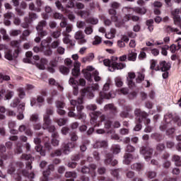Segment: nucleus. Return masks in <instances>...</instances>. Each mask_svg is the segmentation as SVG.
Returning <instances> with one entry per match:
<instances>
[{"label":"nucleus","mask_w":181,"mask_h":181,"mask_svg":"<svg viewBox=\"0 0 181 181\" xmlns=\"http://www.w3.org/2000/svg\"><path fill=\"white\" fill-rule=\"evenodd\" d=\"M52 114H53V110L51 109L47 110L45 114L44 115V123L42 124V128L44 129H47L49 132H52V144L54 145V146H57L59 141L56 138H59V134L55 132L56 127H54V126H50V124H52V120H50V115H52Z\"/></svg>","instance_id":"obj_1"},{"label":"nucleus","mask_w":181,"mask_h":181,"mask_svg":"<svg viewBox=\"0 0 181 181\" xmlns=\"http://www.w3.org/2000/svg\"><path fill=\"white\" fill-rule=\"evenodd\" d=\"M70 103L72 107H71V108L69 109V112L68 113L69 117H72L73 118L76 117L74 112H73L74 111L76 106V110L78 111L77 116L78 117L79 119H83L84 118H86V114L81 112L82 110H84V107L81 105L83 104V98H79L78 99V101L71 100H70Z\"/></svg>","instance_id":"obj_2"},{"label":"nucleus","mask_w":181,"mask_h":181,"mask_svg":"<svg viewBox=\"0 0 181 181\" xmlns=\"http://www.w3.org/2000/svg\"><path fill=\"white\" fill-rule=\"evenodd\" d=\"M169 116H165V122L160 126V129L161 131L166 130L167 134L170 135L175 132V128L172 127V124H175L177 122L179 127H181V119H179L178 117H176L174 119L171 120L170 122L168 121V118Z\"/></svg>","instance_id":"obj_3"},{"label":"nucleus","mask_w":181,"mask_h":181,"mask_svg":"<svg viewBox=\"0 0 181 181\" xmlns=\"http://www.w3.org/2000/svg\"><path fill=\"white\" fill-rule=\"evenodd\" d=\"M110 84H111V80L108 79L107 83L103 86V91L100 93V98L97 99L98 104H103V100H110V98H114L115 94H112V92L109 93L108 94L105 91L110 90Z\"/></svg>","instance_id":"obj_4"},{"label":"nucleus","mask_w":181,"mask_h":181,"mask_svg":"<svg viewBox=\"0 0 181 181\" xmlns=\"http://www.w3.org/2000/svg\"><path fill=\"white\" fill-rule=\"evenodd\" d=\"M52 42V37L48 38L47 40H44L41 42V48L39 47H34L33 52L35 53H39V52H43L45 56H50L52 54V49L49 47V43Z\"/></svg>","instance_id":"obj_5"},{"label":"nucleus","mask_w":181,"mask_h":181,"mask_svg":"<svg viewBox=\"0 0 181 181\" xmlns=\"http://www.w3.org/2000/svg\"><path fill=\"white\" fill-rule=\"evenodd\" d=\"M103 64L108 67L109 71H114L115 70H122L127 67V64L125 63H118V62H111L110 59L103 60Z\"/></svg>","instance_id":"obj_6"},{"label":"nucleus","mask_w":181,"mask_h":181,"mask_svg":"<svg viewBox=\"0 0 181 181\" xmlns=\"http://www.w3.org/2000/svg\"><path fill=\"white\" fill-rule=\"evenodd\" d=\"M135 151V148L131 145H128L126 148V153L124 156L123 163L125 165H129L132 162L134 157L132 156L131 153Z\"/></svg>","instance_id":"obj_7"},{"label":"nucleus","mask_w":181,"mask_h":181,"mask_svg":"<svg viewBox=\"0 0 181 181\" xmlns=\"http://www.w3.org/2000/svg\"><path fill=\"white\" fill-rule=\"evenodd\" d=\"M123 12H124V13H132V12H136V13H139V15H145V13H146V8H145V7H136L135 8L131 7H124Z\"/></svg>","instance_id":"obj_8"},{"label":"nucleus","mask_w":181,"mask_h":181,"mask_svg":"<svg viewBox=\"0 0 181 181\" xmlns=\"http://www.w3.org/2000/svg\"><path fill=\"white\" fill-rule=\"evenodd\" d=\"M119 6V4L117 2H113L111 4L112 8L109 10V13L111 15V19L113 22H118V17L117 16V11H115V9H118Z\"/></svg>","instance_id":"obj_9"},{"label":"nucleus","mask_w":181,"mask_h":181,"mask_svg":"<svg viewBox=\"0 0 181 181\" xmlns=\"http://www.w3.org/2000/svg\"><path fill=\"white\" fill-rule=\"evenodd\" d=\"M74 39L77 41L78 45H86L87 43V39L83 31H76L74 34Z\"/></svg>","instance_id":"obj_10"},{"label":"nucleus","mask_w":181,"mask_h":181,"mask_svg":"<svg viewBox=\"0 0 181 181\" xmlns=\"http://www.w3.org/2000/svg\"><path fill=\"white\" fill-rule=\"evenodd\" d=\"M90 71H94V67H93V66H88L86 69L82 70L83 77L88 83H93V75H91Z\"/></svg>","instance_id":"obj_11"},{"label":"nucleus","mask_w":181,"mask_h":181,"mask_svg":"<svg viewBox=\"0 0 181 181\" xmlns=\"http://www.w3.org/2000/svg\"><path fill=\"white\" fill-rule=\"evenodd\" d=\"M46 95H47L46 91H42V95L38 96L37 100L35 98H32L30 100L31 107H35V105H36V107H40V105L42 104V103H44L45 101V98H43V95L45 96Z\"/></svg>","instance_id":"obj_12"},{"label":"nucleus","mask_w":181,"mask_h":181,"mask_svg":"<svg viewBox=\"0 0 181 181\" xmlns=\"http://www.w3.org/2000/svg\"><path fill=\"white\" fill-rule=\"evenodd\" d=\"M140 153L144 156V159L148 160L152 157V153H153V150L149 147H142L140 150Z\"/></svg>","instance_id":"obj_13"},{"label":"nucleus","mask_w":181,"mask_h":181,"mask_svg":"<svg viewBox=\"0 0 181 181\" xmlns=\"http://www.w3.org/2000/svg\"><path fill=\"white\" fill-rule=\"evenodd\" d=\"M45 26H46V21H42L38 23L37 26L36 27L38 35H40L42 37L47 35V33L46 31H43V28H45Z\"/></svg>","instance_id":"obj_14"},{"label":"nucleus","mask_w":181,"mask_h":181,"mask_svg":"<svg viewBox=\"0 0 181 181\" xmlns=\"http://www.w3.org/2000/svg\"><path fill=\"white\" fill-rule=\"evenodd\" d=\"M98 115H101L100 112H92L90 114V124L93 127H100V121H97Z\"/></svg>","instance_id":"obj_15"},{"label":"nucleus","mask_w":181,"mask_h":181,"mask_svg":"<svg viewBox=\"0 0 181 181\" xmlns=\"http://www.w3.org/2000/svg\"><path fill=\"white\" fill-rule=\"evenodd\" d=\"M76 146V143L71 142L67 144H64L62 145V151L65 155H69L71 152V149Z\"/></svg>","instance_id":"obj_16"},{"label":"nucleus","mask_w":181,"mask_h":181,"mask_svg":"<svg viewBox=\"0 0 181 181\" xmlns=\"http://www.w3.org/2000/svg\"><path fill=\"white\" fill-rule=\"evenodd\" d=\"M135 78V73L134 72H129L128 74V78H127V86L129 87V88H132V90H134L136 87V85L132 80Z\"/></svg>","instance_id":"obj_17"},{"label":"nucleus","mask_w":181,"mask_h":181,"mask_svg":"<svg viewBox=\"0 0 181 181\" xmlns=\"http://www.w3.org/2000/svg\"><path fill=\"white\" fill-rule=\"evenodd\" d=\"M171 13L174 19L175 25H180L181 18H180V16L179 15V13H180V10L175 8L174 11L171 12Z\"/></svg>","instance_id":"obj_18"},{"label":"nucleus","mask_w":181,"mask_h":181,"mask_svg":"<svg viewBox=\"0 0 181 181\" xmlns=\"http://www.w3.org/2000/svg\"><path fill=\"white\" fill-rule=\"evenodd\" d=\"M19 54V49H16L13 52L11 50H8L6 52L5 59L7 60H13V59H16Z\"/></svg>","instance_id":"obj_19"},{"label":"nucleus","mask_w":181,"mask_h":181,"mask_svg":"<svg viewBox=\"0 0 181 181\" xmlns=\"http://www.w3.org/2000/svg\"><path fill=\"white\" fill-rule=\"evenodd\" d=\"M54 170V165H49L48 169L42 173V177L40 178V181H47L49 180V176L50 175V170L53 171Z\"/></svg>","instance_id":"obj_20"},{"label":"nucleus","mask_w":181,"mask_h":181,"mask_svg":"<svg viewBox=\"0 0 181 181\" xmlns=\"http://www.w3.org/2000/svg\"><path fill=\"white\" fill-rule=\"evenodd\" d=\"M40 142H41L40 139L39 138L34 139V143L35 144V145H37L35 146V150L37 151V152H40L42 156H45V155H46V153L45 152V150H43V147H42V146L40 145Z\"/></svg>","instance_id":"obj_21"},{"label":"nucleus","mask_w":181,"mask_h":181,"mask_svg":"<svg viewBox=\"0 0 181 181\" xmlns=\"http://www.w3.org/2000/svg\"><path fill=\"white\" fill-rule=\"evenodd\" d=\"M29 18H28L27 17H25V24H22V27L24 28V29H26V28H28L29 23H30L32 21H35V19H37V16H36V14L35 13H30Z\"/></svg>","instance_id":"obj_22"},{"label":"nucleus","mask_w":181,"mask_h":181,"mask_svg":"<svg viewBox=\"0 0 181 181\" xmlns=\"http://www.w3.org/2000/svg\"><path fill=\"white\" fill-rule=\"evenodd\" d=\"M56 107L57 108V112L59 115H64L66 114V111H64V110H63V108H64V103H63V102L57 101L56 103Z\"/></svg>","instance_id":"obj_23"},{"label":"nucleus","mask_w":181,"mask_h":181,"mask_svg":"<svg viewBox=\"0 0 181 181\" xmlns=\"http://www.w3.org/2000/svg\"><path fill=\"white\" fill-rule=\"evenodd\" d=\"M62 36H64L62 41L65 45H71V46H74V43H73V41L70 40V37H71V35L69 34H67L66 32H62Z\"/></svg>","instance_id":"obj_24"},{"label":"nucleus","mask_w":181,"mask_h":181,"mask_svg":"<svg viewBox=\"0 0 181 181\" xmlns=\"http://www.w3.org/2000/svg\"><path fill=\"white\" fill-rule=\"evenodd\" d=\"M19 132H25V135H28V136H32L33 134V132H32V130L29 129V127L25 126V125H21L18 127Z\"/></svg>","instance_id":"obj_25"},{"label":"nucleus","mask_w":181,"mask_h":181,"mask_svg":"<svg viewBox=\"0 0 181 181\" xmlns=\"http://www.w3.org/2000/svg\"><path fill=\"white\" fill-rule=\"evenodd\" d=\"M69 83L71 86H73L74 90V95H77L78 94V87L77 86L78 82L74 79V78H70L69 81Z\"/></svg>","instance_id":"obj_26"},{"label":"nucleus","mask_w":181,"mask_h":181,"mask_svg":"<svg viewBox=\"0 0 181 181\" xmlns=\"http://www.w3.org/2000/svg\"><path fill=\"white\" fill-rule=\"evenodd\" d=\"M170 69V63L166 62L165 61H162L160 62V70L161 71H168Z\"/></svg>","instance_id":"obj_27"},{"label":"nucleus","mask_w":181,"mask_h":181,"mask_svg":"<svg viewBox=\"0 0 181 181\" xmlns=\"http://www.w3.org/2000/svg\"><path fill=\"white\" fill-rule=\"evenodd\" d=\"M47 59L42 58L40 59V63L37 64V67H38L40 70H45L46 66H47Z\"/></svg>","instance_id":"obj_28"},{"label":"nucleus","mask_w":181,"mask_h":181,"mask_svg":"<svg viewBox=\"0 0 181 181\" xmlns=\"http://www.w3.org/2000/svg\"><path fill=\"white\" fill-rule=\"evenodd\" d=\"M13 16H15V15H13L12 13H6L4 15V25H6V26H9V25H11V21L9 19L13 18Z\"/></svg>","instance_id":"obj_29"},{"label":"nucleus","mask_w":181,"mask_h":181,"mask_svg":"<svg viewBox=\"0 0 181 181\" xmlns=\"http://www.w3.org/2000/svg\"><path fill=\"white\" fill-rule=\"evenodd\" d=\"M138 54L134 51H129L127 55L129 62H136Z\"/></svg>","instance_id":"obj_30"},{"label":"nucleus","mask_w":181,"mask_h":181,"mask_svg":"<svg viewBox=\"0 0 181 181\" xmlns=\"http://www.w3.org/2000/svg\"><path fill=\"white\" fill-rule=\"evenodd\" d=\"M117 35V30L115 28H111L110 32H107L105 36L107 39H114Z\"/></svg>","instance_id":"obj_31"},{"label":"nucleus","mask_w":181,"mask_h":181,"mask_svg":"<svg viewBox=\"0 0 181 181\" xmlns=\"http://www.w3.org/2000/svg\"><path fill=\"white\" fill-rule=\"evenodd\" d=\"M105 163H107L108 165H112V166H115V165L118 163V161L117 160H112V156L110 155H107L105 160Z\"/></svg>","instance_id":"obj_32"},{"label":"nucleus","mask_w":181,"mask_h":181,"mask_svg":"<svg viewBox=\"0 0 181 181\" xmlns=\"http://www.w3.org/2000/svg\"><path fill=\"white\" fill-rule=\"evenodd\" d=\"M89 168L88 167H83L82 168L81 172L82 173H88L90 172H93L95 169H96L97 166H95V165L92 164L90 165Z\"/></svg>","instance_id":"obj_33"},{"label":"nucleus","mask_w":181,"mask_h":181,"mask_svg":"<svg viewBox=\"0 0 181 181\" xmlns=\"http://www.w3.org/2000/svg\"><path fill=\"white\" fill-rule=\"evenodd\" d=\"M85 95H88V98H93L94 93L88 92V89H83L81 90V96L85 97Z\"/></svg>","instance_id":"obj_34"},{"label":"nucleus","mask_w":181,"mask_h":181,"mask_svg":"<svg viewBox=\"0 0 181 181\" xmlns=\"http://www.w3.org/2000/svg\"><path fill=\"white\" fill-rule=\"evenodd\" d=\"M165 30L166 32H168V33L175 32V33H177V35H181V32L179 31V29L177 28H172L169 25L165 27Z\"/></svg>","instance_id":"obj_35"},{"label":"nucleus","mask_w":181,"mask_h":181,"mask_svg":"<svg viewBox=\"0 0 181 181\" xmlns=\"http://www.w3.org/2000/svg\"><path fill=\"white\" fill-rule=\"evenodd\" d=\"M173 161L175 162L176 166H181V159L180 156L177 155H174L173 156Z\"/></svg>","instance_id":"obj_36"},{"label":"nucleus","mask_w":181,"mask_h":181,"mask_svg":"<svg viewBox=\"0 0 181 181\" xmlns=\"http://www.w3.org/2000/svg\"><path fill=\"white\" fill-rule=\"evenodd\" d=\"M59 71L62 73V74L67 75L69 73H70V69L67 68V66L62 65L59 66Z\"/></svg>","instance_id":"obj_37"},{"label":"nucleus","mask_w":181,"mask_h":181,"mask_svg":"<svg viewBox=\"0 0 181 181\" xmlns=\"http://www.w3.org/2000/svg\"><path fill=\"white\" fill-rule=\"evenodd\" d=\"M94 148H105L107 146V141H97L94 144Z\"/></svg>","instance_id":"obj_38"},{"label":"nucleus","mask_w":181,"mask_h":181,"mask_svg":"<svg viewBox=\"0 0 181 181\" xmlns=\"http://www.w3.org/2000/svg\"><path fill=\"white\" fill-rule=\"evenodd\" d=\"M112 151L115 155H117L121 152V147L117 144H114L112 146Z\"/></svg>","instance_id":"obj_39"},{"label":"nucleus","mask_w":181,"mask_h":181,"mask_svg":"<svg viewBox=\"0 0 181 181\" xmlns=\"http://www.w3.org/2000/svg\"><path fill=\"white\" fill-rule=\"evenodd\" d=\"M45 148L47 151H50L52 149V146H50V143H49V138L45 137L44 139Z\"/></svg>","instance_id":"obj_40"},{"label":"nucleus","mask_w":181,"mask_h":181,"mask_svg":"<svg viewBox=\"0 0 181 181\" xmlns=\"http://www.w3.org/2000/svg\"><path fill=\"white\" fill-rule=\"evenodd\" d=\"M157 62L155 60L151 61V70H155L156 71H159L160 68L159 66H156Z\"/></svg>","instance_id":"obj_41"},{"label":"nucleus","mask_w":181,"mask_h":181,"mask_svg":"<svg viewBox=\"0 0 181 181\" xmlns=\"http://www.w3.org/2000/svg\"><path fill=\"white\" fill-rule=\"evenodd\" d=\"M93 76L95 81H101V77L100 76V73L98 71H94L93 72Z\"/></svg>","instance_id":"obj_42"},{"label":"nucleus","mask_w":181,"mask_h":181,"mask_svg":"<svg viewBox=\"0 0 181 181\" xmlns=\"http://www.w3.org/2000/svg\"><path fill=\"white\" fill-rule=\"evenodd\" d=\"M145 78V75L141 72H138L137 77L136 78V83H141Z\"/></svg>","instance_id":"obj_43"},{"label":"nucleus","mask_w":181,"mask_h":181,"mask_svg":"<svg viewBox=\"0 0 181 181\" xmlns=\"http://www.w3.org/2000/svg\"><path fill=\"white\" fill-rule=\"evenodd\" d=\"M18 97L20 98H25V96L26 95V93H25V90L22 88H19L17 89Z\"/></svg>","instance_id":"obj_44"},{"label":"nucleus","mask_w":181,"mask_h":181,"mask_svg":"<svg viewBox=\"0 0 181 181\" xmlns=\"http://www.w3.org/2000/svg\"><path fill=\"white\" fill-rule=\"evenodd\" d=\"M146 25L148 26V29L150 32H152L153 30V20H148L146 21Z\"/></svg>","instance_id":"obj_45"},{"label":"nucleus","mask_w":181,"mask_h":181,"mask_svg":"<svg viewBox=\"0 0 181 181\" xmlns=\"http://www.w3.org/2000/svg\"><path fill=\"white\" fill-rule=\"evenodd\" d=\"M75 13H77V15H78L81 18H86V16H88V12L87 11H81L76 10Z\"/></svg>","instance_id":"obj_46"},{"label":"nucleus","mask_w":181,"mask_h":181,"mask_svg":"<svg viewBox=\"0 0 181 181\" xmlns=\"http://www.w3.org/2000/svg\"><path fill=\"white\" fill-rule=\"evenodd\" d=\"M33 55V54L32 53V52L28 51L25 53V56L27 57V59H23L25 63H31L30 62V57H32V56Z\"/></svg>","instance_id":"obj_47"},{"label":"nucleus","mask_w":181,"mask_h":181,"mask_svg":"<svg viewBox=\"0 0 181 181\" xmlns=\"http://www.w3.org/2000/svg\"><path fill=\"white\" fill-rule=\"evenodd\" d=\"M115 84L117 87H122L124 82H122V79L119 77H116L115 78Z\"/></svg>","instance_id":"obj_48"},{"label":"nucleus","mask_w":181,"mask_h":181,"mask_svg":"<svg viewBox=\"0 0 181 181\" xmlns=\"http://www.w3.org/2000/svg\"><path fill=\"white\" fill-rule=\"evenodd\" d=\"M13 91H11V90H7L6 94L4 96V100H11V98H12V97H13Z\"/></svg>","instance_id":"obj_49"},{"label":"nucleus","mask_w":181,"mask_h":181,"mask_svg":"<svg viewBox=\"0 0 181 181\" xmlns=\"http://www.w3.org/2000/svg\"><path fill=\"white\" fill-rule=\"evenodd\" d=\"M20 101L18 98L13 99L11 103L10 106L11 108H16L18 107V104H19Z\"/></svg>","instance_id":"obj_50"},{"label":"nucleus","mask_w":181,"mask_h":181,"mask_svg":"<svg viewBox=\"0 0 181 181\" xmlns=\"http://www.w3.org/2000/svg\"><path fill=\"white\" fill-rule=\"evenodd\" d=\"M65 177H72L73 179H76V177H77V174L74 172H66L65 173Z\"/></svg>","instance_id":"obj_51"},{"label":"nucleus","mask_w":181,"mask_h":181,"mask_svg":"<svg viewBox=\"0 0 181 181\" xmlns=\"http://www.w3.org/2000/svg\"><path fill=\"white\" fill-rule=\"evenodd\" d=\"M0 33L3 35L4 40H9V36L6 35V30L5 29L1 28Z\"/></svg>","instance_id":"obj_52"},{"label":"nucleus","mask_w":181,"mask_h":181,"mask_svg":"<svg viewBox=\"0 0 181 181\" xmlns=\"http://www.w3.org/2000/svg\"><path fill=\"white\" fill-rule=\"evenodd\" d=\"M101 42H103V39L100 36L96 35L95 36V40L93 42V45H100Z\"/></svg>","instance_id":"obj_53"},{"label":"nucleus","mask_w":181,"mask_h":181,"mask_svg":"<svg viewBox=\"0 0 181 181\" xmlns=\"http://www.w3.org/2000/svg\"><path fill=\"white\" fill-rule=\"evenodd\" d=\"M168 49H169L168 45H165L164 47H162L161 54H163V56H168Z\"/></svg>","instance_id":"obj_54"},{"label":"nucleus","mask_w":181,"mask_h":181,"mask_svg":"<svg viewBox=\"0 0 181 181\" xmlns=\"http://www.w3.org/2000/svg\"><path fill=\"white\" fill-rule=\"evenodd\" d=\"M138 59L139 60H145V59H146V53L144 51H140Z\"/></svg>","instance_id":"obj_55"},{"label":"nucleus","mask_w":181,"mask_h":181,"mask_svg":"<svg viewBox=\"0 0 181 181\" xmlns=\"http://www.w3.org/2000/svg\"><path fill=\"white\" fill-rule=\"evenodd\" d=\"M71 74L74 77H78V76H80V69L74 68L72 69Z\"/></svg>","instance_id":"obj_56"},{"label":"nucleus","mask_w":181,"mask_h":181,"mask_svg":"<svg viewBox=\"0 0 181 181\" xmlns=\"http://www.w3.org/2000/svg\"><path fill=\"white\" fill-rule=\"evenodd\" d=\"M93 32V30L92 26H88L84 30V33H86V35H91Z\"/></svg>","instance_id":"obj_57"},{"label":"nucleus","mask_w":181,"mask_h":181,"mask_svg":"<svg viewBox=\"0 0 181 181\" xmlns=\"http://www.w3.org/2000/svg\"><path fill=\"white\" fill-rule=\"evenodd\" d=\"M88 23H91V25H97V23H98V19L96 18H90L88 19Z\"/></svg>","instance_id":"obj_58"},{"label":"nucleus","mask_w":181,"mask_h":181,"mask_svg":"<svg viewBox=\"0 0 181 181\" xmlns=\"http://www.w3.org/2000/svg\"><path fill=\"white\" fill-rule=\"evenodd\" d=\"M57 122L59 127H63V125H66V122H67V119H59L57 120Z\"/></svg>","instance_id":"obj_59"},{"label":"nucleus","mask_w":181,"mask_h":181,"mask_svg":"<svg viewBox=\"0 0 181 181\" xmlns=\"http://www.w3.org/2000/svg\"><path fill=\"white\" fill-rule=\"evenodd\" d=\"M170 52H171V53H176V52H177L179 47L177 46H176V45L173 44L170 47Z\"/></svg>","instance_id":"obj_60"},{"label":"nucleus","mask_w":181,"mask_h":181,"mask_svg":"<svg viewBox=\"0 0 181 181\" xmlns=\"http://www.w3.org/2000/svg\"><path fill=\"white\" fill-rule=\"evenodd\" d=\"M71 30H73V25L69 24L66 26L65 31L63 32H65V33H67L69 35L71 32Z\"/></svg>","instance_id":"obj_61"},{"label":"nucleus","mask_w":181,"mask_h":181,"mask_svg":"<svg viewBox=\"0 0 181 181\" xmlns=\"http://www.w3.org/2000/svg\"><path fill=\"white\" fill-rule=\"evenodd\" d=\"M21 31L19 30H12L10 32L11 36H18V35H21Z\"/></svg>","instance_id":"obj_62"},{"label":"nucleus","mask_w":181,"mask_h":181,"mask_svg":"<svg viewBox=\"0 0 181 181\" xmlns=\"http://www.w3.org/2000/svg\"><path fill=\"white\" fill-rule=\"evenodd\" d=\"M118 94H123V95H127L128 94V88H123L118 90Z\"/></svg>","instance_id":"obj_63"},{"label":"nucleus","mask_w":181,"mask_h":181,"mask_svg":"<svg viewBox=\"0 0 181 181\" xmlns=\"http://www.w3.org/2000/svg\"><path fill=\"white\" fill-rule=\"evenodd\" d=\"M132 168L136 170H141L142 169V164L141 163H135L132 165Z\"/></svg>","instance_id":"obj_64"}]
</instances>
